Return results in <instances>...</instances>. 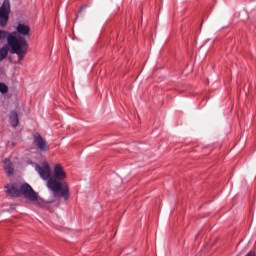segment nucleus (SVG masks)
<instances>
[{"label": "nucleus", "mask_w": 256, "mask_h": 256, "mask_svg": "<svg viewBox=\"0 0 256 256\" xmlns=\"http://www.w3.org/2000/svg\"><path fill=\"white\" fill-rule=\"evenodd\" d=\"M67 179V173L61 164H56L54 167V174L47 182V187L53 191L55 197H63L64 201H68L71 197L69 193V185L64 182Z\"/></svg>", "instance_id": "nucleus-1"}, {"label": "nucleus", "mask_w": 256, "mask_h": 256, "mask_svg": "<svg viewBox=\"0 0 256 256\" xmlns=\"http://www.w3.org/2000/svg\"><path fill=\"white\" fill-rule=\"evenodd\" d=\"M5 39L10 46V53L18 55V61H23L29 49V43L25 37L17 35L16 32L9 33L8 31L0 30V41H5Z\"/></svg>", "instance_id": "nucleus-2"}, {"label": "nucleus", "mask_w": 256, "mask_h": 256, "mask_svg": "<svg viewBox=\"0 0 256 256\" xmlns=\"http://www.w3.org/2000/svg\"><path fill=\"white\" fill-rule=\"evenodd\" d=\"M5 189L7 196L12 199L21 197V195H24L26 199H29V201H38L39 199L37 192H35L28 183H24L22 185H19V183L7 184Z\"/></svg>", "instance_id": "nucleus-3"}, {"label": "nucleus", "mask_w": 256, "mask_h": 256, "mask_svg": "<svg viewBox=\"0 0 256 256\" xmlns=\"http://www.w3.org/2000/svg\"><path fill=\"white\" fill-rule=\"evenodd\" d=\"M9 13H11V3L9 0H4L0 7V26L5 27L9 21Z\"/></svg>", "instance_id": "nucleus-4"}, {"label": "nucleus", "mask_w": 256, "mask_h": 256, "mask_svg": "<svg viewBox=\"0 0 256 256\" xmlns=\"http://www.w3.org/2000/svg\"><path fill=\"white\" fill-rule=\"evenodd\" d=\"M34 145L41 151L42 153H47L49 151L50 147L49 144L47 143V140H45L39 132H36L34 135Z\"/></svg>", "instance_id": "nucleus-5"}, {"label": "nucleus", "mask_w": 256, "mask_h": 256, "mask_svg": "<svg viewBox=\"0 0 256 256\" xmlns=\"http://www.w3.org/2000/svg\"><path fill=\"white\" fill-rule=\"evenodd\" d=\"M35 170L44 181H49V179H51V166L49 165V162H43V166L36 164Z\"/></svg>", "instance_id": "nucleus-6"}, {"label": "nucleus", "mask_w": 256, "mask_h": 256, "mask_svg": "<svg viewBox=\"0 0 256 256\" xmlns=\"http://www.w3.org/2000/svg\"><path fill=\"white\" fill-rule=\"evenodd\" d=\"M4 171L5 173H7L8 177H11V175H13L15 168H13V162H11V160H4Z\"/></svg>", "instance_id": "nucleus-7"}, {"label": "nucleus", "mask_w": 256, "mask_h": 256, "mask_svg": "<svg viewBox=\"0 0 256 256\" xmlns=\"http://www.w3.org/2000/svg\"><path fill=\"white\" fill-rule=\"evenodd\" d=\"M16 31L20 34V35H28L31 31V28L29 27V25H25V24H18L16 27Z\"/></svg>", "instance_id": "nucleus-8"}, {"label": "nucleus", "mask_w": 256, "mask_h": 256, "mask_svg": "<svg viewBox=\"0 0 256 256\" xmlns=\"http://www.w3.org/2000/svg\"><path fill=\"white\" fill-rule=\"evenodd\" d=\"M9 49H11L9 43L0 48V61H4V59H7V55H9Z\"/></svg>", "instance_id": "nucleus-9"}, {"label": "nucleus", "mask_w": 256, "mask_h": 256, "mask_svg": "<svg viewBox=\"0 0 256 256\" xmlns=\"http://www.w3.org/2000/svg\"><path fill=\"white\" fill-rule=\"evenodd\" d=\"M10 123L12 127H17V125H19V115L17 114V111L11 112Z\"/></svg>", "instance_id": "nucleus-10"}, {"label": "nucleus", "mask_w": 256, "mask_h": 256, "mask_svg": "<svg viewBox=\"0 0 256 256\" xmlns=\"http://www.w3.org/2000/svg\"><path fill=\"white\" fill-rule=\"evenodd\" d=\"M0 93L3 95L9 93V87H7L3 82H0Z\"/></svg>", "instance_id": "nucleus-11"}]
</instances>
